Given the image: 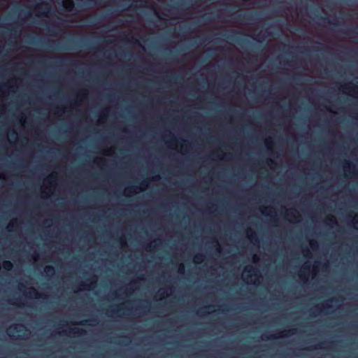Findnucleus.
I'll return each instance as SVG.
<instances>
[{"instance_id":"obj_1","label":"nucleus","mask_w":358,"mask_h":358,"mask_svg":"<svg viewBox=\"0 0 358 358\" xmlns=\"http://www.w3.org/2000/svg\"><path fill=\"white\" fill-rule=\"evenodd\" d=\"M87 46L85 43V40L83 38L76 39L73 36H69L65 37V42L62 45H57L56 47H52L55 50H77L79 48Z\"/></svg>"},{"instance_id":"obj_2","label":"nucleus","mask_w":358,"mask_h":358,"mask_svg":"<svg viewBox=\"0 0 358 358\" xmlns=\"http://www.w3.org/2000/svg\"><path fill=\"white\" fill-rule=\"evenodd\" d=\"M236 34H238V32L236 31L231 30L230 31V34L229 35L228 38L231 39L232 41H235L240 45L250 43V41L245 38H241L239 37H235L234 35ZM238 34H242L241 32H238Z\"/></svg>"},{"instance_id":"obj_3","label":"nucleus","mask_w":358,"mask_h":358,"mask_svg":"<svg viewBox=\"0 0 358 358\" xmlns=\"http://www.w3.org/2000/svg\"><path fill=\"white\" fill-rule=\"evenodd\" d=\"M294 334V330H287V331H285L282 333H280L278 335V336H276L275 335H264L262 337V339L264 341H267V340L274 339L276 338H283V337L287 336L288 334Z\"/></svg>"},{"instance_id":"obj_4","label":"nucleus","mask_w":358,"mask_h":358,"mask_svg":"<svg viewBox=\"0 0 358 358\" xmlns=\"http://www.w3.org/2000/svg\"><path fill=\"white\" fill-rule=\"evenodd\" d=\"M355 165L349 161L345 160L343 164V170L345 173L355 175Z\"/></svg>"},{"instance_id":"obj_5","label":"nucleus","mask_w":358,"mask_h":358,"mask_svg":"<svg viewBox=\"0 0 358 358\" xmlns=\"http://www.w3.org/2000/svg\"><path fill=\"white\" fill-rule=\"evenodd\" d=\"M103 0H87L80 3V7L81 8H89L91 6L101 4Z\"/></svg>"},{"instance_id":"obj_6","label":"nucleus","mask_w":358,"mask_h":358,"mask_svg":"<svg viewBox=\"0 0 358 358\" xmlns=\"http://www.w3.org/2000/svg\"><path fill=\"white\" fill-rule=\"evenodd\" d=\"M36 7L39 10H43V13L44 15H47L51 10V6L47 2L43 3H38L36 5Z\"/></svg>"},{"instance_id":"obj_7","label":"nucleus","mask_w":358,"mask_h":358,"mask_svg":"<svg viewBox=\"0 0 358 358\" xmlns=\"http://www.w3.org/2000/svg\"><path fill=\"white\" fill-rule=\"evenodd\" d=\"M317 17H318L320 19H321V20H324V21H325V22H327L328 23L331 24H333V25H334V26H336V27L338 26V25H339V24H340V23H339V21H338V20H337L336 19H332V20H331V19H329L328 17H324V16H322V15H318Z\"/></svg>"},{"instance_id":"obj_8","label":"nucleus","mask_w":358,"mask_h":358,"mask_svg":"<svg viewBox=\"0 0 358 358\" xmlns=\"http://www.w3.org/2000/svg\"><path fill=\"white\" fill-rule=\"evenodd\" d=\"M238 20L241 22H248L252 19V14L251 13H244V14H240L238 16Z\"/></svg>"},{"instance_id":"obj_9","label":"nucleus","mask_w":358,"mask_h":358,"mask_svg":"<svg viewBox=\"0 0 358 358\" xmlns=\"http://www.w3.org/2000/svg\"><path fill=\"white\" fill-rule=\"evenodd\" d=\"M3 267L6 271H10L13 267V264L10 261L6 260L3 262Z\"/></svg>"},{"instance_id":"obj_10","label":"nucleus","mask_w":358,"mask_h":358,"mask_svg":"<svg viewBox=\"0 0 358 358\" xmlns=\"http://www.w3.org/2000/svg\"><path fill=\"white\" fill-rule=\"evenodd\" d=\"M358 29L357 26H352L350 27L347 28L343 32L346 34H356V30Z\"/></svg>"},{"instance_id":"obj_11","label":"nucleus","mask_w":358,"mask_h":358,"mask_svg":"<svg viewBox=\"0 0 358 358\" xmlns=\"http://www.w3.org/2000/svg\"><path fill=\"white\" fill-rule=\"evenodd\" d=\"M74 335L80 336L86 334L85 330L80 328H75L72 330Z\"/></svg>"},{"instance_id":"obj_12","label":"nucleus","mask_w":358,"mask_h":358,"mask_svg":"<svg viewBox=\"0 0 358 358\" xmlns=\"http://www.w3.org/2000/svg\"><path fill=\"white\" fill-rule=\"evenodd\" d=\"M44 271L48 275H52L55 272V268L52 266H46Z\"/></svg>"},{"instance_id":"obj_13","label":"nucleus","mask_w":358,"mask_h":358,"mask_svg":"<svg viewBox=\"0 0 358 358\" xmlns=\"http://www.w3.org/2000/svg\"><path fill=\"white\" fill-rule=\"evenodd\" d=\"M64 8L68 10H72L74 8V3L73 1H69L64 3Z\"/></svg>"},{"instance_id":"obj_14","label":"nucleus","mask_w":358,"mask_h":358,"mask_svg":"<svg viewBox=\"0 0 358 358\" xmlns=\"http://www.w3.org/2000/svg\"><path fill=\"white\" fill-rule=\"evenodd\" d=\"M203 260V255L202 254H198L194 256V261L196 264H200Z\"/></svg>"},{"instance_id":"obj_15","label":"nucleus","mask_w":358,"mask_h":358,"mask_svg":"<svg viewBox=\"0 0 358 358\" xmlns=\"http://www.w3.org/2000/svg\"><path fill=\"white\" fill-rule=\"evenodd\" d=\"M246 271L250 274V275H257V270L252 266H250L248 269H246Z\"/></svg>"},{"instance_id":"obj_16","label":"nucleus","mask_w":358,"mask_h":358,"mask_svg":"<svg viewBox=\"0 0 358 358\" xmlns=\"http://www.w3.org/2000/svg\"><path fill=\"white\" fill-rule=\"evenodd\" d=\"M249 238H250L251 241H252L254 243H259V239H258L255 232L252 231L250 235L249 236Z\"/></svg>"},{"instance_id":"obj_17","label":"nucleus","mask_w":358,"mask_h":358,"mask_svg":"<svg viewBox=\"0 0 358 358\" xmlns=\"http://www.w3.org/2000/svg\"><path fill=\"white\" fill-rule=\"evenodd\" d=\"M260 43H262V41L260 40H258L257 43L253 44L252 45V50H257L259 49V48L261 47V45H259Z\"/></svg>"},{"instance_id":"obj_18","label":"nucleus","mask_w":358,"mask_h":358,"mask_svg":"<svg viewBox=\"0 0 358 358\" xmlns=\"http://www.w3.org/2000/svg\"><path fill=\"white\" fill-rule=\"evenodd\" d=\"M310 245L313 250H315V249L317 248V247H318V243L316 241H310Z\"/></svg>"},{"instance_id":"obj_19","label":"nucleus","mask_w":358,"mask_h":358,"mask_svg":"<svg viewBox=\"0 0 358 358\" xmlns=\"http://www.w3.org/2000/svg\"><path fill=\"white\" fill-rule=\"evenodd\" d=\"M347 87L348 89H350L353 91H356V93L358 94V86L352 85L350 84V85H348Z\"/></svg>"},{"instance_id":"obj_20","label":"nucleus","mask_w":358,"mask_h":358,"mask_svg":"<svg viewBox=\"0 0 358 358\" xmlns=\"http://www.w3.org/2000/svg\"><path fill=\"white\" fill-rule=\"evenodd\" d=\"M16 225V221H13L7 227L9 231H13V228Z\"/></svg>"},{"instance_id":"obj_21","label":"nucleus","mask_w":358,"mask_h":358,"mask_svg":"<svg viewBox=\"0 0 358 358\" xmlns=\"http://www.w3.org/2000/svg\"><path fill=\"white\" fill-rule=\"evenodd\" d=\"M31 290L33 291V293L35 296L36 298H40V297H42V295L40 294L35 289H34L33 287L30 288Z\"/></svg>"},{"instance_id":"obj_22","label":"nucleus","mask_w":358,"mask_h":358,"mask_svg":"<svg viewBox=\"0 0 358 358\" xmlns=\"http://www.w3.org/2000/svg\"><path fill=\"white\" fill-rule=\"evenodd\" d=\"M121 310H122L121 308L117 309V308H112L108 309V312L114 314V313H116L120 311Z\"/></svg>"},{"instance_id":"obj_23","label":"nucleus","mask_w":358,"mask_h":358,"mask_svg":"<svg viewBox=\"0 0 358 358\" xmlns=\"http://www.w3.org/2000/svg\"><path fill=\"white\" fill-rule=\"evenodd\" d=\"M138 187H129L128 188L126 189V192H129V193H131L133 192V190H135L136 189H137Z\"/></svg>"},{"instance_id":"obj_24","label":"nucleus","mask_w":358,"mask_h":358,"mask_svg":"<svg viewBox=\"0 0 358 358\" xmlns=\"http://www.w3.org/2000/svg\"><path fill=\"white\" fill-rule=\"evenodd\" d=\"M206 308V307L201 308L200 310H199L198 313L201 315L206 314L207 313Z\"/></svg>"},{"instance_id":"obj_25","label":"nucleus","mask_w":358,"mask_h":358,"mask_svg":"<svg viewBox=\"0 0 358 358\" xmlns=\"http://www.w3.org/2000/svg\"><path fill=\"white\" fill-rule=\"evenodd\" d=\"M299 278H300L302 280H303V281H304L305 280H306L307 276H306V275L304 273V272L303 271L302 273H301L299 274Z\"/></svg>"},{"instance_id":"obj_26","label":"nucleus","mask_w":358,"mask_h":358,"mask_svg":"<svg viewBox=\"0 0 358 358\" xmlns=\"http://www.w3.org/2000/svg\"><path fill=\"white\" fill-rule=\"evenodd\" d=\"M55 178H56L55 175H54V174H51V175H50V176L47 178V181H48V182H51V180H52V179H55Z\"/></svg>"},{"instance_id":"obj_27","label":"nucleus","mask_w":358,"mask_h":358,"mask_svg":"<svg viewBox=\"0 0 358 358\" xmlns=\"http://www.w3.org/2000/svg\"><path fill=\"white\" fill-rule=\"evenodd\" d=\"M328 220H329L331 222L334 223V224H336V219H335V217H333V216H329V217H328Z\"/></svg>"},{"instance_id":"obj_28","label":"nucleus","mask_w":358,"mask_h":358,"mask_svg":"<svg viewBox=\"0 0 358 358\" xmlns=\"http://www.w3.org/2000/svg\"><path fill=\"white\" fill-rule=\"evenodd\" d=\"M65 60V59L64 58H59L57 59V62H55L56 64H61L62 62H64Z\"/></svg>"},{"instance_id":"obj_29","label":"nucleus","mask_w":358,"mask_h":358,"mask_svg":"<svg viewBox=\"0 0 358 358\" xmlns=\"http://www.w3.org/2000/svg\"><path fill=\"white\" fill-rule=\"evenodd\" d=\"M141 185L143 187H148V182L146 180H143L141 182Z\"/></svg>"},{"instance_id":"obj_30","label":"nucleus","mask_w":358,"mask_h":358,"mask_svg":"<svg viewBox=\"0 0 358 358\" xmlns=\"http://www.w3.org/2000/svg\"><path fill=\"white\" fill-rule=\"evenodd\" d=\"M178 271H179L180 273H183V272H184V266H183V264H181V265L179 266Z\"/></svg>"},{"instance_id":"obj_31","label":"nucleus","mask_w":358,"mask_h":358,"mask_svg":"<svg viewBox=\"0 0 358 358\" xmlns=\"http://www.w3.org/2000/svg\"><path fill=\"white\" fill-rule=\"evenodd\" d=\"M17 135V134L15 131H13V132H11L10 136L11 138H16Z\"/></svg>"},{"instance_id":"obj_32","label":"nucleus","mask_w":358,"mask_h":358,"mask_svg":"<svg viewBox=\"0 0 358 358\" xmlns=\"http://www.w3.org/2000/svg\"><path fill=\"white\" fill-rule=\"evenodd\" d=\"M29 38H30L31 40L29 41V43L33 44L34 43V37L30 36Z\"/></svg>"},{"instance_id":"obj_33","label":"nucleus","mask_w":358,"mask_h":358,"mask_svg":"<svg viewBox=\"0 0 358 358\" xmlns=\"http://www.w3.org/2000/svg\"><path fill=\"white\" fill-rule=\"evenodd\" d=\"M181 5L182 4L178 1L174 2V6H176L177 8H179Z\"/></svg>"},{"instance_id":"obj_34","label":"nucleus","mask_w":358,"mask_h":358,"mask_svg":"<svg viewBox=\"0 0 358 358\" xmlns=\"http://www.w3.org/2000/svg\"><path fill=\"white\" fill-rule=\"evenodd\" d=\"M159 178H160V177H159V175H156V176H155L153 177V179H154L155 180H158Z\"/></svg>"},{"instance_id":"obj_35","label":"nucleus","mask_w":358,"mask_h":358,"mask_svg":"<svg viewBox=\"0 0 358 358\" xmlns=\"http://www.w3.org/2000/svg\"><path fill=\"white\" fill-rule=\"evenodd\" d=\"M136 7H137L136 4L132 3V4L130 5V8H136Z\"/></svg>"},{"instance_id":"obj_36","label":"nucleus","mask_w":358,"mask_h":358,"mask_svg":"<svg viewBox=\"0 0 358 358\" xmlns=\"http://www.w3.org/2000/svg\"><path fill=\"white\" fill-rule=\"evenodd\" d=\"M265 210H266V208H264L262 210V213L264 215H267V214L265 213Z\"/></svg>"},{"instance_id":"obj_37","label":"nucleus","mask_w":358,"mask_h":358,"mask_svg":"<svg viewBox=\"0 0 358 358\" xmlns=\"http://www.w3.org/2000/svg\"><path fill=\"white\" fill-rule=\"evenodd\" d=\"M317 348H321V346L320 344L318 345H316L315 347H314V349H317Z\"/></svg>"},{"instance_id":"obj_38","label":"nucleus","mask_w":358,"mask_h":358,"mask_svg":"<svg viewBox=\"0 0 358 358\" xmlns=\"http://www.w3.org/2000/svg\"><path fill=\"white\" fill-rule=\"evenodd\" d=\"M87 320H85V321H82V322H80V324H86V323H87Z\"/></svg>"},{"instance_id":"obj_39","label":"nucleus","mask_w":358,"mask_h":358,"mask_svg":"<svg viewBox=\"0 0 358 358\" xmlns=\"http://www.w3.org/2000/svg\"><path fill=\"white\" fill-rule=\"evenodd\" d=\"M13 330L15 331H20V330H18L17 327H13Z\"/></svg>"},{"instance_id":"obj_40","label":"nucleus","mask_w":358,"mask_h":358,"mask_svg":"<svg viewBox=\"0 0 358 358\" xmlns=\"http://www.w3.org/2000/svg\"><path fill=\"white\" fill-rule=\"evenodd\" d=\"M171 141H172V142H177V140H176V138H173H173H171Z\"/></svg>"},{"instance_id":"obj_41","label":"nucleus","mask_w":358,"mask_h":358,"mask_svg":"<svg viewBox=\"0 0 358 358\" xmlns=\"http://www.w3.org/2000/svg\"><path fill=\"white\" fill-rule=\"evenodd\" d=\"M355 222L358 223V215L355 217Z\"/></svg>"},{"instance_id":"obj_42","label":"nucleus","mask_w":358,"mask_h":358,"mask_svg":"<svg viewBox=\"0 0 358 358\" xmlns=\"http://www.w3.org/2000/svg\"><path fill=\"white\" fill-rule=\"evenodd\" d=\"M132 40L134 41V43H137L138 42V41L136 38H133V37H132Z\"/></svg>"},{"instance_id":"obj_43","label":"nucleus","mask_w":358,"mask_h":358,"mask_svg":"<svg viewBox=\"0 0 358 358\" xmlns=\"http://www.w3.org/2000/svg\"><path fill=\"white\" fill-rule=\"evenodd\" d=\"M307 268H309V266H306H306H304V267H303V270H306V269H307Z\"/></svg>"},{"instance_id":"obj_44","label":"nucleus","mask_w":358,"mask_h":358,"mask_svg":"<svg viewBox=\"0 0 358 358\" xmlns=\"http://www.w3.org/2000/svg\"><path fill=\"white\" fill-rule=\"evenodd\" d=\"M324 306H325L327 308H331V306H330L329 305H328L327 303L324 304Z\"/></svg>"},{"instance_id":"obj_45","label":"nucleus","mask_w":358,"mask_h":358,"mask_svg":"<svg viewBox=\"0 0 358 358\" xmlns=\"http://www.w3.org/2000/svg\"><path fill=\"white\" fill-rule=\"evenodd\" d=\"M20 327H22L24 329H26L27 331H28V330L27 329V328H26L24 325L21 324V325H20Z\"/></svg>"},{"instance_id":"obj_46","label":"nucleus","mask_w":358,"mask_h":358,"mask_svg":"<svg viewBox=\"0 0 358 358\" xmlns=\"http://www.w3.org/2000/svg\"><path fill=\"white\" fill-rule=\"evenodd\" d=\"M148 6L147 2H145V3H144V4H142V5H141V6Z\"/></svg>"},{"instance_id":"obj_47","label":"nucleus","mask_w":358,"mask_h":358,"mask_svg":"<svg viewBox=\"0 0 358 358\" xmlns=\"http://www.w3.org/2000/svg\"><path fill=\"white\" fill-rule=\"evenodd\" d=\"M200 42L201 43H205L206 42V39H201Z\"/></svg>"},{"instance_id":"obj_48","label":"nucleus","mask_w":358,"mask_h":358,"mask_svg":"<svg viewBox=\"0 0 358 358\" xmlns=\"http://www.w3.org/2000/svg\"><path fill=\"white\" fill-rule=\"evenodd\" d=\"M129 341H127V342H124V341H122L121 343H124V344H128Z\"/></svg>"},{"instance_id":"obj_49","label":"nucleus","mask_w":358,"mask_h":358,"mask_svg":"<svg viewBox=\"0 0 358 358\" xmlns=\"http://www.w3.org/2000/svg\"><path fill=\"white\" fill-rule=\"evenodd\" d=\"M38 63H40V64H43L45 62H44V61H42V60H41V61H39V62H38Z\"/></svg>"},{"instance_id":"obj_50","label":"nucleus","mask_w":358,"mask_h":358,"mask_svg":"<svg viewBox=\"0 0 358 358\" xmlns=\"http://www.w3.org/2000/svg\"><path fill=\"white\" fill-rule=\"evenodd\" d=\"M59 110H60V108H58L57 111H56V113H58L59 112Z\"/></svg>"},{"instance_id":"obj_51","label":"nucleus","mask_w":358,"mask_h":358,"mask_svg":"<svg viewBox=\"0 0 358 358\" xmlns=\"http://www.w3.org/2000/svg\"><path fill=\"white\" fill-rule=\"evenodd\" d=\"M268 162L273 163V161L272 159H269Z\"/></svg>"},{"instance_id":"obj_52","label":"nucleus","mask_w":358,"mask_h":358,"mask_svg":"<svg viewBox=\"0 0 358 358\" xmlns=\"http://www.w3.org/2000/svg\"><path fill=\"white\" fill-rule=\"evenodd\" d=\"M312 349H313L312 347H310V348H307L308 350H311Z\"/></svg>"},{"instance_id":"obj_53","label":"nucleus","mask_w":358,"mask_h":358,"mask_svg":"<svg viewBox=\"0 0 358 358\" xmlns=\"http://www.w3.org/2000/svg\"><path fill=\"white\" fill-rule=\"evenodd\" d=\"M157 15L158 17H160V15L158 13H157Z\"/></svg>"},{"instance_id":"obj_54","label":"nucleus","mask_w":358,"mask_h":358,"mask_svg":"<svg viewBox=\"0 0 358 358\" xmlns=\"http://www.w3.org/2000/svg\"><path fill=\"white\" fill-rule=\"evenodd\" d=\"M266 146L268 148V142L266 143Z\"/></svg>"},{"instance_id":"obj_55","label":"nucleus","mask_w":358,"mask_h":358,"mask_svg":"<svg viewBox=\"0 0 358 358\" xmlns=\"http://www.w3.org/2000/svg\"><path fill=\"white\" fill-rule=\"evenodd\" d=\"M207 20H211V18H210V17H207Z\"/></svg>"},{"instance_id":"obj_56","label":"nucleus","mask_w":358,"mask_h":358,"mask_svg":"<svg viewBox=\"0 0 358 358\" xmlns=\"http://www.w3.org/2000/svg\"><path fill=\"white\" fill-rule=\"evenodd\" d=\"M151 247H152V245H149L148 246V248H150Z\"/></svg>"},{"instance_id":"obj_57","label":"nucleus","mask_w":358,"mask_h":358,"mask_svg":"<svg viewBox=\"0 0 358 358\" xmlns=\"http://www.w3.org/2000/svg\"><path fill=\"white\" fill-rule=\"evenodd\" d=\"M93 49H98V47H94Z\"/></svg>"},{"instance_id":"obj_58","label":"nucleus","mask_w":358,"mask_h":358,"mask_svg":"<svg viewBox=\"0 0 358 358\" xmlns=\"http://www.w3.org/2000/svg\"><path fill=\"white\" fill-rule=\"evenodd\" d=\"M22 287H24V285L23 284L21 285Z\"/></svg>"},{"instance_id":"obj_59","label":"nucleus","mask_w":358,"mask_h":358,"mask_svg":"<svg viewBox=\"0 0 358 358\" xmlns=\"http://www.w3.org/2000/svg\"><path fill=\"white\" fill-rule=\"evenodd\" d=\"M62 358H64V357H62Z\"/></svg>"}]
</instances>
